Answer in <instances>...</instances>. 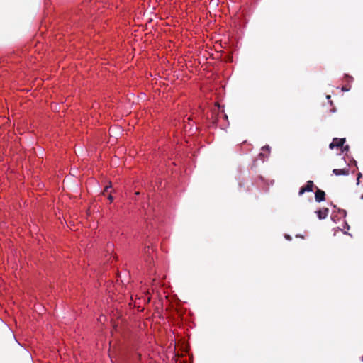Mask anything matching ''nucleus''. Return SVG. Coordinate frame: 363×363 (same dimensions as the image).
<instances>
[{"mask_svg": "<svg viewBox=\"0 0 363 363\" xmlns=\"http://www.w3.org/2000/svg\"><path fill=\"white\" fill-rule=\"evenodd\" d=\"M330 97H331V96H330V95H328V96H327V99H328V100L330 99Z\"/></svg>", "mask_w": 363, "mask_h": 363, "instance_id": "obj_12", "label": "nucleus"}, {"mask_svg": "<svg viewBox=\"0 0 363 363\" xmlns=\"http://www.w3.org/2000/svg\"><path fill=\"white\" fill-rule=\"evenodd\" d=\"M111 188L109 186H106L103 191V194L105 195L106 192H108V189Z\"/></svg>", "mask_w": 363, "mask_h": 363, "instance_id": "obj_6", "label": "nucleus"}, {"mask_svg": "<svg viewBox=\"0 0 363 363\" xmlns=\"http://www.w3.org/2000/svg\"><path fill=\"white\" fill-rule=\"evenodd\" d=\"M343 147V151H348L349 150V146L348 145H346L345 147Z\"/></svg>", "mask_w": 363, "mask_h": 363, "instance_id": "obj_8", "label": "nucleus"}, {"mask_svg": "<svg viewBox=\"0 0 363 363\" xmlns=\"http://www.w3.org/2000/svg\"><path fill=\"white\" fill-rule=\"evenodd\" d=\"M108 200H109L111 202H112V201H113V196H111V194H108Z\"/></svg>", "mask_w": 363, "mask_h": 363, "instance_id": "obj_7", "label": "nucleus"}, {"mask_svg": "<svg viewBox=\"0 0 363 363\" xmlns=\"http://www.w3.org/2000/svg\"><path fill=\"white\" fill-rule=\"evenodd\" d=\"M315 185L313 181H308L306 183V185L304 186H302L298 192L299 196H302L305 192H311L313 191Z\"/></svg>", "mask_w": 363, "mask_h": 363, "instance_id": "obj_1", "label": "nucleus"}, {"mask_svg": "<svg viewBox=\"0 0 363 363\" xmlns=\"http://www.w3.org/2000/svg\"><path fill=\"white\" fill-rule=\"evenodd\" d=\"M286 238L288 239V240H291V237L289 235H286Z\"/></svg>", "mask_w": 363, "mask_h": 363, "instance_id": "obj_10", "label": "nucleus"}, {"mask_svg": "<svg viewBox=\"0 0 363 363\" xmlns=\"http://www.w3.org/2000/svg\"><path fill=\"white\" fill-rule=\"evenodd\" d=\"M318 217L319 219H324L325 218L329 213V209L327 208H322L318 211H316Z\"/></svg>", "mask_w": 363, "mask_h": 363, "instance_id": "obj_4", "label": "nucleus"}, {"mask_svg": "<svg viewBox=\"0 0 363 363\" xmlns=\"http://www.w3.org/2000/svg\"><path fill=\"white\" fill-rule=\"evenodd\" d=\"M361 199H363V194L361 196Z\"/></svg>", "mask_w": 363, "mask_h": 363, "instance_id": "obj_13", "label": "nucleus"}, {"mask_svg": "<svg viewBox=\"0 0 363 363\" xmlns=\"http://www.w3.org/2000/svg\"><path fill=\"white\" fill-rule=\"evenodd\" d=\"M345 142V138H335L333 139V142L330 144V148L333 149L335 146L341 147H343V145Z\"/></svg>", "mask_w": 363, "mask_h": 363, "instance_id": "obj_2", "label": "nucleus"}, {"mask_svg": "<svg viewBox=\"0 0 363 363\" xmlns=\"http://www.w3.org/2000/svg\"><path fill=\"white\" fill-rule=\"evenodd\" d=\"M360 177H361V174H359V176H358V178H357V180H358V181H359V179ZM357 184H359V182H357Z\"/></svg>", "mask_w": 363, "mask_h": 363, "instance_id": "obj_11", "label": "nucleus"}, {"mask_svg": "<svg viewBox=\"0 0 363 363\" xmlns=\"http://www.w3.org/2000/svg\"><path fill=\"white\" fill-rule=\"evenodd\" d=\"M263 150H269V146H265V147H263L262 148Z\"/></svg>", "mask_w": 363, "mask_h": 363, "instance_id": "obj_9", "label": "nucleus"}, {"mask_svg": "<svg viewBox=\"0 0 363 363\" xmlns=\"http://www.w3.org/2000/svg\"><path fill=\"white\" fill-rule=\"evenodd\" d=\"M315 199L317 202H321L325 200V193L321 189H317L315 194Z\"/></svg>", "mask_w": 363, "mask_h": 363, "instance_id": "obj_3", "label": "nucleus"}, {"mask_svg": "<svg viewBox=\"0 0 363 363\" xmlns=\"http://www.w3.org/2000/svg\"><path fill=\"white\" fill-rule=\"evenodd\" d=\"M333 172L337 175H347L349 174V169H334L333 170Z\"/></svg>", "mask_w": 363, "mask_h": 363, "instance_id": "obj_5", "label": "nucleus"}]
</instances>
